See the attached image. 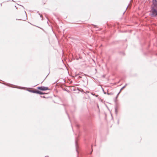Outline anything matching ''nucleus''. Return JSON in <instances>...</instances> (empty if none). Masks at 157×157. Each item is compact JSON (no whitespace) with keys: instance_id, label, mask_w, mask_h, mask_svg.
Listing matches in <instances>:
<instances>
[{"instance_id":"nucleus-1","label":"nucleus","mask_w":157,"mask_h":157,"mask_svg":"<svg viewBox=\"0 0 157 157\" xmlns=\"http://www.w3.org/2000/svg\"><path fill=\"white\" fill-rule=\"evenodd\" d=\"M151 13L150 16L151 17H155L157 16V7H151Z\"/></svg>"},{"instance_id":"nucleus-2","label":"nucleus","mask_w":157,"mask_h":157,"mask_svg":"<svg viewBox=\"0 0 157 157\" xmlns=\"http://www.w3.org/2000/svg\"><path fill=\"white\" fill-rule=\"evenodd\" d=\"M37 89L41 91H46L49 90L48 87L44 86L38 87H37Z\"/></svg>"},{"instance_id":"nucleus-3","label":"nucleus","mask_w":157,"mask_h":157,"mask_svg":"<svg viewBox=\"0 0 157 157\" xmlns=\"http://www.w3.org/2000/svg\"><path fill=\"white\" fill-rule=\"evenodd\" d=\"M152 4L153 6L151 7H157V0H152Z\"/></svg>"},{"instance_id":"nucleus-4","label":"nucleus","mask_w":157,"mask_h":157,"mask_svg":"<svg viewBox=\"0 0 157 157\" xmlns=\"http://www.w3.org/2000/svg\"><path fill=\"white\" fill-rule=\"evenodd\" d=\"M78 90V91H80L81 92L83 91V90L81 88L79 89L78 87L75 88H74V90Z\"/></svg>"},{"instance_id":"nucleus-5","label":"nucleus","mask_w":157,"mask_h":157,"mask_svg":"<svg viewBox=\"0 0 157 157\" xmlns=\"http://www.w3.org/2000/svg\"><path fill=\"white\" fill-rule=\"evenodd\" d=\"M75 147H76V151L77 152V153H78V150H77V147H78V146H77V141L76 140V139H75Z\"/></svg>"},{"instance_id":"nucleus-6","label":"nucleus","mask_w":157,"mask_h":157,"mask_svg":"<svg viewBox=\"0 0 157 157\" xmlns=\"http://www.w3.org/2000/svg\"><path fill=\"white\" fill-rule=\"evenodd\" d=\"M41 91H39V90H35V93H36V94H40V93H41Z\"/></svg>"},{"instance_id":"nucleus-7","label":"nucleus","mask_w":157,"mask_h":157,"mask_svg":"<svg viewBox=\"0 0 157 157\" xmlns=\"http://www.w3.org/2000/svg\"><path fill=\"white\" fill-rule=\"evenodd\" d=\"M115 107V113L116 115H117L118 113V109L117 105H116Z\"/></svg>"},{"instance_id":"nucleus-8","label":"nucleus","mask_w":157,"mask_h":157,"mask_svg":"<svg viewBox=\"0 0 157 157\" xmlns=\"http://www.w3.org/2000/svg\"><path fill=\"white\" fill-rule=\"evenodd\" d=\"M35 89H34V90H27L28 91H29V92H31V93H35Z\"/></svg>"},{"instance_id":"nucleus-9","label":"nucleus","mask_w":157,"mask_h":157,"mask_svg":"<svg viewBox=\"0 0 157 157\" xmlns=\"http://www.w3.org/2000/svg\"><path fill=\"white\" fill-rule=\"evenodd\" d=\"M82 74V75H86L85 74H83L81 72H79L78 74L76 75V76H77L78 75H81Z\"/></svg>"},{"instance_id":"nucleus-10","label":"nucleus","mask_w":157,"mask_h":157,"mask_svg":"<svg viewBox=\"0 0 157 157\" xmlns=\"http://www.w3.org/2000/svg\"><path fill=\"white\" fill-rule=\"evenodd\" d=\"M118 97V95H117L116 97L115 98V99H114V101H115V102L116 103H117V98Z\"/></svg>"},{"instance_id":"nucleus-11","label":"nucleus","mask_w":157,"mask_h":157,"mask_svg":"<svg viewBox=\"0 0 157 157\" xmlns=\"http://www.w3.org/2000/svg\"><path fill=\"white\" fill-rule=\"evenodd\" d=\"M127 85V84H126L124 86H123V87H122L121 88V89H120L121 91L123 89H124L126 86Z\"/></svg>"},{"instance_id":"nucleus-12","label":"nucleus","mask_w":157,"mask_h":157,"mask_svg":"<svg viewBox=\"0 0 157 157\" xmlns=\"http://www.w3.org/2000/svg\"><path fill=\"white\" fill-rule=\"evenodd\" d=\"M108 95H113V93L111 92V93H108L107 92V94Z\"/></svg>"},{"instance_id":"nucleus-13","label":"nucleus","mask_w":157,"mask_h":157,"mask_svg":"<svg viewBox=\"0 0 157 157\" xmlns=\"http://www.w3.org/2000/svg\"><path fill=\"white\" fill-rule=\"evenodd\" d=\"M47 94V93H44V92H43L41 91L40 95L44 94Z\"/></svg>"},{"instance_id":"nucleus-14","label":"nucleus","mask_w":157,"mask_h":157,"mask_svg":"<svg viewBox=\"0 0 157 157\" xmlns=\"http://www.w3.org/2000/svg\"><path fill=\"white\" fill-rule=\"evenodd\" d=\"M37 13H38V14L40 15V17H42V15H41V14H40L39 13V12L38 11L37 12Z\"/></svg>"},{"instance_id":"nucleus-15","label":"nucleus","mask_w":157,"mask_h":157,"mask_svg":"<svg viewBox=\"0 0 157 157\" xmlns=\"http://www.w3.org/2000/svg\"><path fill=\"white\" fill-rule=\"evenodd\" d=\"M102 88L104 93L105 94H107V93L104 91V90Z\"/></svg>"},{"instance_id":"nucleus-16","label":"nucleus","mask_w":157,"mask_h":157,"mask_svg":"<svg viewBox=\"0 0 157 157\" xmlns=\"http://www.w3.org/2000/svg\"><path fill=\"white\" fill-rule=\"evenodd\" d=\"M128 6H127V8H126V10H125L124 12L123 13V14L124 13H125V11H126V10H127V8H128Z\"/></svg>"},{"instance_id":"nucleus-17","label":"nucleus","mask_w":157,"mask_h":157,"mask_svg":"<svg viewBox=\"0 0 157 157\" xmlns=\"http://www.w3.org/2000/svg\"><path fill=\"white\" fill-rule=\"evenodd\" d=\"M121 90H120V91L119 92V93L117 94V95H118H118L119 94H120V92H121Z\"/></svg>"},{"instance_id":"nucleus-18","label":"nucleus","mask_w":157,"mask_h":157,"mask_svg":"<svg viewBox=\"0 0 157 157\" xmlns=\"http://www.w3.org/2000/svg\"><path fill=\"white\" fill-rule=\"evenodd\" d=\"M121 90H120V91L119 92V93L117 94V95H118H118L119 94H120V92H121Z\"/></svg>"},{"instance_id":"nucleus-19","label":"nucleus","mask_w":157,"mask_h":157,"mask_svg":"<svg viewBox=\"0 0 157 157\" xmlns=\"http://www.w3.org/2000/svg\"><path fill=\"white\" fill-rule=\"evenodd\" d=\"M121 90H120V91L119 92V93L117 94V95H118H118L119 94H120V92H121Z\"/></svg>"},{"instance_id":"nucleus-20","label":"nucleus","mask_w":157,"mask_h":157,"mask_svg":"<svg viewBox=\"0 0 157 157\" xmlns=\"http://www.w3.org/2000/svg\"><path fill=\"white\" fill-rule=\"evenodd\" d=\"M40 97L41 98H45V97L44 96H40Z\"/></svg>"},{"instance_id":"nucleus-21","label":"nucleus","mask_w":157,"mask_h":157,"mask_svg":"<svg viewBox=\"0 0 157 157\" xmlns=\"http://www.w3.org/2000/svg\"><path fill=\"white\" fill-rule=\"evenodd\" d=\"M93 25L94 26V28H95V27H97V28H98V27H97V25Z\"/></svg>"},{"instance_id":"nucleus-22","label":"nucleus","mask_w":157,"mask_h":157,"mask_svg":"<svg viewBox=\"0 0 157 157\" xmlns=\"http://www.w3.org/2000/svg\"><path fill=\"white\" fill-rule=\"evenodd\" d=\"M82 78V76H79L78 77V78Z\"/></svg>"},{"instance_id":"nucleus-23","label":"nucleus","mask_w":157,"mask_h":157,"mask_svg":"<svg viewBox=\"0 0 157 157\" xmlns=\"http://www.w3.org/2000/svg\"><path fill=\"white\" fill-rule=\"evenodd\" d=\"M66 113L67 114V116H68V117L69 118V119L70 117H69V116L68 115V114L67 113L66 111Z\"/></svg>"},{"instance_id":"nucleus-24","label":"nucleus","mask_w":157,"mask_h":157,"mask_svg":"<svg viewBox=\"0 0 157 157\" xmlns=\"http://www.w3.org/2000/svg\"><path fill=\"white\" fill-rule=\"evenodd\" d=\"M92 151H93V149H92V150H91V151L90 152V154H91L92 153Z\"/></svg>"},{"instance_id":"nucleus-25","label":"nucleus","mask_w":157,"mask_h":157,"mask_svg":"<svg viewBox=\"0 0 157 157\" xmlns=\"http://www.w3.org/2000/svg\"><path fill=\"white\" fill-rule=\"evenodd\" d=\"M95 96H96V97H98V95H95Z\"/></svg>"},{"instance_id":"nucleus-26","label":"nucleus","mask_w":157,"mask_h":157,"mask_svg":"<svg viewBox=\"0 0 157 157\" xmlns=\"http://www.w3.org/2000/svg\"><path fill=\"white\" fill-rule=\"evenodd\" d=\"M119 120H118L117 121V123L118 124H119Z\"/></svg>"},{"instance_id":"nucleus-27","label":"nucleus","mask_w":157,"mask_h":157,"mask_svg":"<svg viewBox=\"0 0 157 157\" xmlns=\"http://www.w3.org/2000/svg\"><path fill=\"white\" fill-rule=\"evenodd\" d=\"M76 126L78 127V128L79 127V126L78 125H76Z\"/></svg>"},{"instance_id":"nucleus-28","label":"nucleus","mask_w":157,"mask_h":157,"mask_svg":"<svg viewBox=\"0 0 157 157\" xmlns=\"http://www.w3.org/2000/svg\"><path fill=\"white\" fill-rule=\"evenodd\" d=\"M95 96V94H91Z\"/></svg>"},{"instance_id":"nucleus-29","label":"nucleus","mask_w":157,"mask_h":157,"mask_svg":"<svg viewBox=\"0 0 157 157\" xmlns=\"http://www.w3.org/2000/svg\"><path fill=\"white\" fill-rule=\"evenodd\" d=\"M122 54L123 55H124V53L123 52H122Z\"/></svg>"},{"instance_id":"nucleus-30","label":"nucleus","mask_w":157,"mask_h":157,"mask_svg":"<svg viewBox=\"0 0 157 157\" xmlns=\"http://www.w3.org/2000/svg\"><path fill=\"white\" fill-rule=\"evenodd\" d=\"M37 85V84L36 85H35V86H33V87H35V86H36Z\"/></svg>"},{"instance_id":"nucleus-31","label":"nucleus","mask_w":157,"mask_h":157,"mask_svg":"<svg viewBox=\"0 0 157 157\" xmlns=\"http://www.w3.org/2000/svg\"><path fill=\"white\" fill-rule=\"evenodd\" d=\"M21 6V5H20ZM22 6L24 9L25 8L24 7L22 6Z\"/></svg>"},{"instance_id":"nucleus-32","label":"nucleus","mask_w":157,"mask_h":157,"mask_svg":"<svg viewBox=\"0 0 157 157\" xmlns=\"http://www.w3.org/2000/svg\"><path fill=\"white\" fill-rule=\"evenodd\" d=\"M48 157V156H45V157Z\"/></svg>"},{"instance_id":"nucleus-33","label":"nucleus","mask_w":157,"mask_h":157,"mask_svg":"<svg viewBox=\"0 0 157 157\" xmlns=\"http://www.w3.org/2000/svg\"><path fill=\"white\" fill-rule=\"evenodd\" d=\"M25 14H26V12L25 11Z\"/></svg>"},{"instance_id":"nucleus-34","label":"nucleus","mask_w":157,"mask_h":157,"mask_svg":"<svg viewBox=\"0 0 157 157\" xmlns=\"http://www.w3.org/2000/svg\"><path fill=\"white\" fill-rule=\"evenodd\" d=\"M24 20V21H25V20Z\"/></svg>"},{"instance_id":"nucleus-35","label":"nucleus","mask_w":157,"mask_h":157,"mask_svg":"<svg viewBox=\"0 0 157 157\" xmlns=\"http://www.w3.org/2000/svg\"><path fill=\"white\" fill-rule=\"evenodd\" d=\"M26 19H27V16H26Z\"/></svg>"},{"instance_id":"nucleus-36","label":"nucleus","mask_w":157,"mask_h":157,"mask_svg":"<svg viewBox=\"0 0 157 157\" xmlns=\"http://www.w3.org/2000/svg\"><path fill=\"white\" fill-rule=\"evenodd\" d=\"M2 4H1V6H2Z\"/></svg>"},{"instance_id":"nucleus-37","label":"nucleus","mask_w":157,"mask_h":157,"mask_svg":"<svg viewBox=\"0 0 157 157\" xmlns=\"http://www.w3.org/2000/svg\"><path fill=\"white\" fill-rule=\"evenodd\" d=\"M4 85H6L5 84H4Z\"/></svg>"},{"instance_id":"nucleus-38","label":"nucleus","mask_w":157,"mask_h":157,"mask_svg":"<svg viewBox=\"0 0 157 157\" xmlns=\"http://www.w3.org/2000/svg\"><path fill=\"white\" fill-rule=\"evenodd\" d=\"M13 1V0H12Z\"/></svg>"}]
</instances>
